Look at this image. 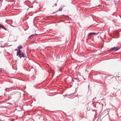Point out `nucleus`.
<instances>
[{"label": "nucleus", "mask_w": 121, "mask_h": 121, "mask_svg": "<svg viewBox=\"0 0 121 121\" xmlns=\"http://www.w3.org/2000/svg\"><path fill=\"white\" fill-rule=\"evenodd\" d=\"M120 49V48L118 46L114 47L113 48H111L110 50H108V51L110 52H115L118 50Z\"/></svg>", "instance_id": "1"}, {"label": "nucleus", "mask_w": 121, "mask_h": 121, "mask_svg": "<svg viewBox=\"0 0 121 121\" xmlns=\"http://www.w3.org/2000/svg\"><path fill=\"white\" fill-rule=\"evenodd\" d=\"M16 55L17 56H18L20 58L22 57L25 58V57L24 53L23 52H17Z\"/></svg>", "instance_id": "2"}, {"label": "nucleus", "mask_w": 121, "mask_h": 121, "mask_svg": "<svg viewBox=\"0 0 121 121\" xmlns=\"http://www.w3.org/2000/svg\"><path fill=\"white\" fill-rule=\"evenodd\" d=\"M98 34V33H95L94 32H91L88 33V36H90L91 35H96Z\"/></svg>", "instance_id": "3"}, {"label": "nucleus", "mask_w": 121, "mask_h": 121, "mask_svg": "<svg viewBox=\"0 0 121 121\" xmlns=\"http://www.w3.org/2000/svg\"><path fill=\"white\" fill-rule=\"evenodd\" d=\"M22 48V46L20 45H19L18 47L17 48H18V51H17V52H21L20 49Z\"/></svg>", "instance_id": "4"}, {"label": "nucleus", "mask_w": 121, "mask_h": 121, "mask_svg": "<svg viewBox=\"0 0 121 121\" xmlns=\"http://www.w3.org/2000/svg\"><path fill=\"white\" fill-rule=\"evenodd\" d=\"M106 77V78L108 80L111 79L113 77L112 75H108Z\"/></svg>", "instance_id": "5"}, {"label": "nucleus", "mask_w": 121, "mask_h": 121, "mask_svg": "<svg viewBox=\"0 0 121 121\" xmlns=\"http://www.w3.org/2000/svg\"><path fill=\"white\" fill-rule=\"evenodd\" d=\"M116 78L117 80H121V77L118 76H116Z\"/></svg>", "instance_id": "6"}, {"label": "nucleus", "mask_w": 121, "mask_h": 121, "mask_svg": "<svg viewBox=\"0 0 121 121\" xmlns=\"http://www.w3.org/2000/svg\"><path fill=\"white\" fill-rule=\"evenodd\" d=\"M2 28L5 30H7V29L4 28V26L3 25L0 24V28Z\"/></svg>", "instance_id": "7"}, {"label": "nucleus", "mask_w": 121, "mask_h": 121, "mask_svg": "<svg viewBox=\"0 0 121 121\" xmlns=\"http://www.w3.org/2000/svg\"><path fill=\"white\" fill-rule=\"evenodd\" d=\"M37 35V34H33V35H31L30 36L29 38H30V37H32L34 36H35V35Z\"/></svg>", "instance_id": "8"}, {"label": "nucleus", "mask_w": 121, "mask_h": 121, "mask_svg": "<svg viewBox=\"0 0 121 121\" xmlns=\"http://www.w3.org/2000/svg\"><path fill=\"white\" fill-rule=\"evenodd\" d=\"M62 8H60V9H59V11H62Z\"/></svg>", "instance_id": "9"}, {"label": "nucleus", "mask_w": 121, "mask_h": 121, "mask_svg": "<svg viewBox=\"0 0 121 121\" xmlns=\"http://www.w3.org/2000/svg\"><path fill=\"white\" fill-rule=\"evenodd\" d=\"M4 46L1 45V48H4Z\"/></svg>", "instance_id": "10"}, {"label": "nucleus", "mask_w": 121, "mask_h": 121, "mask_svg": "<svg viewBox=\"0 0 121 121\" xmlns=\"http://www.w3.org/2000/svg\"><path fill=\"white\" fill-rule=\"evenodd\" d=\"M17 49H16V48L15 49H14V51H17Z\"/></svg>", "instance_id": "11"}, {"label": "nucleus", "mask_w": 121, "mask_h": 121, "mask_svg": "<svg viewBox=\"0 0 121 121\" xmlns=\"http://www.w3.org/2000/svg\"><path fill=\"white\" fill-rule=\"evenodd\" d=\"M54 6H57V4H54Z\"/></svg>", "instance_id": "12"}, {"label": "nucleus", "mask_w": 121, "mask_h": 121, "mask_svg": "<svg viewBox=\"0 0 121 121\" xmlns=\"http://www.w3.org/2000/svg\"><path fill=\"white\" fill-rule=\"evenodd\" d=\"M3 0H0V2H1V3H2V2Z\"/></svg>", "instance_id": "13"}, {"label": "nucleus", "mask_w": 121, "mask_h": 121, "mask_svg": "<svg viewBox=\"0 0 121 121\" xmlns=\"http://www.w3.org/2000/svg\"><path fill=\"white\" fill-rule=\"evenodd\" d=\"M2 71V70H1V69H0V72H1V71Z\"/></svg>", "instance_id": "14"}, {"label": "nucleus", "mask_w": 121, "mask_h": 121, "mask_svg": "<svg viewBox=\"0 0 121 121\" xmlns=\"http://www.w3.org/2000/svg\"><path fill=\"white\" fill-rule=\"evenodd\" d=\"M33 7V6H32V7H29L30 8H32Z\"/></svg>", "instance_id": "15"}]
</instances>
